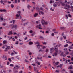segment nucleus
I'll use <instances>...</instances> for the list:
<instances>
[{
    "mask_svg": "<svg viewBox=\"0 0 73 73\" xmlns=\"http://www.w3.org/2000/svg\"><path fill=\"white\" fill-rule=\"evenodd\" d=\"M13 52H14L15 54H17V52H16L15 51L13 50Z\"/></svg>",
    "mask_w": 73,
    "mask_h": 73,
    "instance_id": "59",
    "label": "nucleus"
},
{
    "mask_svg": "<svg viewBox=\"0 0 73 73\" xmlns=\"http://www.w3.org/2000/svg\"><path fill=\"white\" fill-rule=\"evenodd\" d=\"M8 42L7 40H4L3 41V44H5L6 43H7Z\"/></svg>",
    "mask_w": 73,
    "mask_h": 73,
    "instance_id": "13",
    "label": "nucleus"
},
{
    "mask_svg": "<svg viewBox=\"0 0 73 73\" xmlns=\"http://www.w3.org/2000/svg\"><path fill=\"white\" fill-rule=\"evenodd\" d=\"M25 62H28V60H27L26 59H25Z\"/></svg>",
    "mask_w": 73,
    "mask_h": 73,
    "instance_id": "58",
    "label": "nucleus"
},
{
    "mask_svg": "<svg viewBox=\"0 0 73 73\" xmlns=\"http://www.w3.org/2000/svg\"><path fill=\"white\" fill-rule=\"evenodd\" d=\"M24 33V35H25V34H26V33H27V32H25V33Z\"/></svg>",
    "mask_w": 73,
    "mask_h": 73,
    "instance_id": "63",
    "label": "nucleus"
},
{
    "mask_svg": "<svg viewBox=\"0 0 73 73\" xmlns=\"http://www.w3.org/2000/svg\"><path fill=\"white\" fill-rule=\"evenodd\" d=\"M36 44H37V45H40V43H39V42H36Z\"/></svg>",
    "mask_w": 73,
    "mask_h": 73,
    "instance_id": "34",
    "label": "nucleus"
},
{
    "mask_svg": "<svg viewBox=\"0 0 73 73\" xmlns=\"http://www.w3.org/2000/svg\"><path fill=\"white\" fill-rule=\"evenodd\" d=\"M9 49H11V47L9 46H8L4 50L5 52H6V51H8L7 50H9Z\"/></svg>",
    "mask_w": 73,
    "mask_h": 73,
    "instance_id": "4",
    "label": "nucleus"
},
{
    "mask_svg": "<svg viewBox=\"0 0 73 73\" xmlns=\"http://www.w3.org/2000/svg\"><path fill=\"white\" fill-rule=\"evenodd\" d=\"M13 25L12 27V29H13V28H14L15 29H17V28H18V25H13V24H11V25Z\"/></svg>",
    "mask_w": 73,
    "mask_h": 73,
    "instance_id": "2",
    "label": "nucleus"
},
{
    "mask_svg": "<svg viewBox=\"0 0 73 73\" xmlns=\"http://www.w3.org/2000/svg\"><path fill=\"white\" fill-rule=\"evenodd\" d=\"M38 49H39L40 48V46H41V47H42V45H40V44H39V45H36Z\"/></svg>",
    "mask_w": 73,
    "mask_h": 73,
    "instance_id": "8",
    "label": "nucleus"
},
{
    "mask_svg": "<svg viewBox=\"0 0 73 73\" xmlns=\"http://www.w3.org/2000/svg\"><path fill=\"white\" fill-rule=\"evenodd\" d=\"M60 28L61 29H64L65 28V27H60Z\"/></svg>",
    "mask_w": 73,
    "mask_h": 73,
    "instance_id": "23",
    "label": "nucleus"
},
{
    "mask_svg": "<svg viewBox=\"0 0 73 73\" xmlns=\"http://www.w3.org/2000/svg\"><path fill=\"white\" fill-rule=\"evenodd\" d=\"M43 44H44V45H46V42H43Z\"/></svg>",
    "mask_w": 73,
    "mask_h": 73,
    "instance_id": "47",
    "label": "nucleus"
},
{
    "mask_svg": "<svg viewBox=\"0 0 73 73\" xmlns=\"http://www.w3.org/2000/svg\"><path fill=\"white\" fill-rule=\"evenodd\" d=\"M15 3H16L17 2V0H15Z\"/></svg>",
    "mask_w": 73,
    "mask_h": 73,
    "instance_id": "55",
    "label": "nucleus"
},
{
    "mask_svg": "<svg viewBox=\"0 0 73 73\" xmlns=\"http://www.w3.org/2000/svg\"><path fill=\"white\" fill-rule=\"evenodd\" d=\"M6 24L5 23H4L2 24L4 26H5V25Z\"/></svg>",
    "mask_w": 73,
    "mask_h": 73,
    "instance_id": "51",
    "label": "nucleus"
},
{
    "mask_svg": "<svg viewBox=\"0 0 73 73\" xmlns=\"http://www.w3.org/2000/svg\"><path fill=\"white\" fill-rule=\"evenodd\" d=\"M58 52H55L52 55V56H53V57H54L55 56H57V54H58Z\"/></svg>",
    "mask_w": 73,
    "mask_h": 73,
    "instance_id": "10",
    "label": "nucleus"
},
{
    "mask_svg": "<svg viewBox=\"0 0 73 73\" xmlns=\"http://www.w3.org/2000/svg\"><path fill=\"white\" fill-rule=\"evenodd\" d=\"M29 32L30 33H32V32H33V31L32 30H31Z\"/></svg>",
    "mask_w": 73,
    "mask_h": 73,
    "instance_id": "42",
    "label": "nucleus"
},
{
    "mask_svg": "<svg viewBox=\"0 0 73 73\" xmlns=\"http://www.w3.org/2000/svg\"><path fill=\"white\" fill-rule=\"evenodd\" d=\"M11 8H14V5H13V4H11Z\"/></svg>",
    "mask_w": 73,
    "mask_h": 73,
    "instance_id": "22",
    "label": "nucleus"
},
{
    "mask_svg": "<svg viewBox=\"0 0 73 73\" xmlns=\"http://www.w3.org/2000/svg\"><path fill=\"white\" fill-rule=\"evenodd\" d=\"M50 4H52V3H53V1L52 0H51L50 1Z\"/></svg>",
    "mask_w": 73,
    "mask_h": 73,
    "instance_id": "43",
    "label": "nucleus"
},
{
    "mask_svg": "<svg viewBox=\"0 0 73 73\" xmlns=\"http://www.w3.org/2000/svg\"><path fill=\"white\" fill-rule=\"evenodd\" d=\"M60 3H61V4L62 6H65V3H64L62 2H61Z\"/></svg>",
    "mask_w": 73,
    "mask_h": 73,
    "instance_id": "18",
    "label": "nucleus"
},
{
    "mask_svg": "<svg viewBox=\"0 0 73 73\" xmlns=\"http://www.w3.org/2000/svg\"><path fill=\"white\" fill-rule=\"evenodd\" d=\"M12 22L13 24H14L15 23V20H12Z\"/></svg>",
    "mask_w": 73,
    "mask_h": 73,
    "instance_id": "33",
    "label": "nucleus"
},
{
    "mask_svg": "<svg viewBox=\"0 0 73 73\" xmlns=\"http://www.w3.org/2000/svg\"><path fill=\"white\" fill-rule=\"evenodd\" d=\"M68 48H69V49H73V47H72V46H69Z\"/></svg>",
    "mask_w": 73,
    "mask_h": 73,
    "instance_id": "19",
    "label": "nucleus"
},
{
    "mask_svg": "<svg viewBox=\"0 0 73 73\" xmlns=\"http://www.w3.org/2000/svg\"><path fill=\"white\" fill-rule=\"evenodd\" d=\"M63 37L64 38V39L65 40V39H66V36H63Z\"/></svg>",
    "mask_w": 73,
    "mask_h": 73,
    "instance_id": "40",
    "label": "nucleus"
},
{
    "mask_svg": "<svg viewBox=\"0 0 73 73\" xmlns=\"http://www.w3.org/2000/svg\"><path fill=\"white\" fill-rule=\"evenodd\" d=\"M43 7L44 8H45V7H46V5H42Z\"/></svg>",
    "mask_w": 73,
    "mask_h": 73,
    "instance_id": "44",
    "label": "nucleus"
},
{
    "mask_svg": "<svg viewBox=\"0 0 73 73\" xmlns=\"http://www.w3.org/2000/svg\"><path fill=\"white\" fill-rule=\"evenodd\" d=\"M54 49V48H52L51 49H50V51L51 52V51L52 50H53Z\"/></svg>",
    "mask_w": 73,
    "mask_h": 73,
    "instance_id": "54",
    "label": "nucleus"
},
{
    "mask_svg": "<svg viewBox=\"0 0 73 73\" xmlns=\"http://www.w3.org/2000/svg\"><path fill=\"white\" fill-rule=\"evenodd\" d=\"M3 2H4V1H3L2 0H1L0 1V3H1L2 4L3 3Z\"/></svg>",
    "mask_w": 73,
    "mask_h": 73,
    "instance_id": "28",
    "label": "nucleus"
},
{
    "mask_svg": "<svg viewBox=\"0 0 73 73\" xmlns=\"http://www.w3.org/2000/svg\"><path fill=\"white\" fill-rule=\"evenodd\" d=\"M70 8V6H69V5H68V6H65L64 7V9H69Z\"/></svg>",
    "mask_w": 73,
    "mask_h": 73,
    "instance_id": "6",
    "label": "nucleus"
},
{
    "mask_svg": "<svg viewBox=\"0 0 73 73\" xmlns=\"http://www.w3.org/2000/svg\"><path fill=\"white\" fill-rule=\"evenodd\" d=\"M65 17H66L67 19H68V15L66 14Z\"/></svg>",
    "mask_w": 73,
    "mask_h": 73,
    "instance_id": "31",
    "label": "nucleus"
},
{
    "mask_svg": "<svg viewBox=\"0 0 73 73\" xmlns=\"http://www.w3.org/2000/svg\"><path fill=\"white\" fill-rule=\"evenodd\" d=\"M8 60L9 61H10V62H11V61H12V60H11V58H9Z\"/></svg>",
    "mask_w": 73,
    "mask_h": 73,
    "instance_id": "39",
    "label": "nucleus"
},
{
    "mask_svg": "<svg viewBox=\"0 0 73 73\" xmlns=\"http://www.w3.org/2000/svg\"><path fill=\"white\" fill-rule=\"evenodd\" d=\"M50 10H51V11H54V9H52V8H51L50 9Z\"/></svg>",
    "mask_w": 73,
    "mask_h": 73,
    "instance_id": "38",
    "label": "nucleus"
},
{
    "mask_svg": "<svg viewBox=\"0 0 73 73\" xmlns=\"http://www.w3.org/2000/svg\"><path fill=\"white\" fill-rule=\"evenodd\" d=\"M19 44V41H16L15 42V44L16 45H18Z\"/></svg>",
    "mask_w": 73,
    "mask_h": 73,
    "instance_id": "24",
    "label": "nucleus"
},
{
    "mask_svg": "<svg viewBox=\"0 0 73 73\" xmlns=\"http://www.w3.org/2000/svg\"><path fill=\"white\" fill-rule=\"evenodd\" d=\"M71 9H73V6H71L70 7Z\"/></svg>",
    "mask_w": 73,
    "mask_h": 73,
    "instance_id": "57",
    "label": "nucleus"
},
{
    "mask_svg": "<svg viewBox=\"0 0 73 73\" xmlns=\"http://www.w3.org/2000/svg\"><path fill=\"white\" fill-rule=\"evenodd\" d=\"M62 65H63V64H60V65H59V68H62Z\"/></svg>",
    "mask_w": 73,
    "mask_h": 73,
    "instance_id": "27",
    "label": "nucleus"
},
{
    "mask_svg": "<svg viewBox=\"0 0 73 73\" xmlns=\"http://www.w3.org/2000/svg\"><path fill=\"white\" fill-rule=\"evenodd\" d=\"M51 35L52 36H54V33H52V34Z\"/></svg>",
    "mask_w": 73,
    "mask_h": 73,
    "instance_id": "49",
    "label": "nucleus"
},
{
    "mask_svg": "<svg viewBox=\"0 0 73 73\" xmlns=\"http://www.w3.org/2000/svg\"><path fill=\"white\" fill-rule=\"evenodd\" d=\"M46 33H49V31H46Z\"/></svg>",
    "mask_w": 73,
    "mask_h": 73,
    "instance_id": "62",
    "label": "nucleus"
},
{
    "mask_svg": "<svg viewBox=\"0 0 73 73\" xmlns=\"http://www.w3.org/2000/svg\"><path fill=\"white\" fill-rule=\"evenodd\" d=\"M41 14H42V15H44V13L43 12L41 11L39 12V14L40 15Z\"/></svg>",
    "mask_w": 73,
    "mask_h": 73,
    "instance_id": "14",
    "label": "nucleus"
},
{
    "mask_svg": "<svg viewBox=\"0 0 73 73\" xmlns=\"http://www.w3.org/2000/svg\"><path fill=\"white\" fill-rule=\"evenodd\" d=\"M53 7H57V5L56 4H53Z\"/></svg>",
    "mask_w": 73,
    "mask_h": 73,
    "instance_id": "32",
    "label": "nucleus"
},
{
    "mask_svg": "<svg viewBox=\"0 0 73 73\" xmlns=\"http://www.w3.org/2000/svg\"><path fill=\"white\" fill-rule=\"evenodd\" d=\"M14 53L13 52H12L11 54V56H13V54H14Z\"/></svg>",
    "mask_w": 73,
    "mask_h": 73,
    "instance_id": "45",
    "label": "nucleus"
},
{
    "mask_svg": "<svg viewBox=\"0 0 73 73\" xmlns=\"http://www.w3.org/2000/svg\"><path fill=\"white\" fill-rule=\"evenodd\" d=\"M41 27V24H39L38 25H37L36 26V28H38L39 29H42V28L41 27Z\"/></svg>",
    "mask_w": 73,
    "mask_h": 73,
    "instance_id": "5",
    "label": "nucleus"
},
{
    "mask_svg": "<svg viewBox=\"0 0 73 73\" xmlns=\"http://www.w3.org/2000/svg\"><path fill=\"white\" fill-rule=\"evenodd\" d=\"M40 10H41L42 11H44V9H43L42 7H41Z\"/></svg>",
    "mask_w": 73,
    "mask_h": 73,
    "instance_id": "46",
    "label": "nucleus"
},
{
    "mask_svg": "<svg viewBox=\"0 0 73 73\" xmlns=\"http://www.w3.org/2000/svg\"><path fill=\"white\" fill-rule=\"evenodd\" d=\"M65 54L66 55L67 54H69V53L68 52V51H67L66 52H65Z\"/></svg>",
    "mask_w": 73,
    "mask_h": 73,
    "instance_id": "29",
    "label": "nucleus"
},
{
    "mask_svg": "<svg viewBox=\"0 0 73 73\" xmlns=\"http://www.w3.org/2000/svg\"><path fill=\"white\" fill-rule=\"evenodd\" d=\"M3 59H5V60H7V56H5V57L3 56Z\"/></svg>",
    "mask_w": 73,
    "mask_h": 73,
    "instance_id": "16",
    "label": "nucleus"
},
{
    "mask_svg": "<svg viewBox=\"0 0 73 73\" xmlns=\"http://www.w3.org/2000/svg\"><path fill=\"white\" fill-rule=\"evenodd\" d=\"M29 69H31V66H29Z\"/></svg>",
    "mask_w": 73,
    "mask_h": 73,
    "instance_id": "60",
    "label": "nucleus"
},
{
    "mask_svg": "<svg viewBox=\"0 0 73 73\" xmlns=\"http://www.w3.org/2000/svg\"><path fill=\"white\" fill-rule=\"evenodd\" d=\"M3 19V17H0V20H1V21L3 22V19Z\"/></svg>",
    "mask_w": 73,
    "mask_h": 73,
    "instance_id": "17",
    "label": "nucleus"
},
{
    "mask_svg": "<svg viewBox=\"0 0 73 73\" xmlns=\"http://www.w3.org/2000/svg\"><path fill=\"white\" fill-rule=\"evenodd\" d=\"M17 13L19 14V15L17 14L16 15V16L17 17H20V13H21V12L20 11H19L17 12Z\"/></svg>",
    "mask_w": 73,
    "mask_h": 73,
    "instance_id": "3",
    "label": "nucleus"
},
{
    "mask_svg": "<svg viewBox=\"0 0 73 73\" xmlns=\"http://www.w3.org/2000/svg\"><path fill=\"white\" fill-rule=\"evenodd\" d=\"M12 34H13L12 31H10L9 32V33L8 34V35L10 36V35H12Z\"/></svg>",
    "mask_w": 73,
    "mask_h": 73,
    "instance_id": "9",
    "label": "nucleus"
},
{
    "mask_svg": "<svg viewBox=\"0 0 73 73\" xmlns=\"http://www.w3.org/2000/svg\"><path fill=\"white\" fill-rule=\"evenodd\" d=\"M72 66H71L70 67H68V69H72Z\"/></svg>",
    "mask_w": 73,
    "mask_h": 73,
    "instance_id": "21",
    "label": "nucleus"
},
{
    "mask_svg": "<svg viewBox=\"0 0 73 73\" xmlns=\"http://www.w3.org/2000/svg\"><path fill=\"white\" fill-rule=\"evenodd\" d=\"M44 17L42 18V20H41V23L42 25H47L48 24V22H45V20L44 19Z\"/></svg>",
    "mask_w": 73,
    "mask_h": 73,
    "instance_id": "1",
    "label": "nucleus"
},
{
    "mask_svg": "<svg viewBox=\"0 0 73 73\" xmlns=\"http://www.w3.org/2000/svg\"><path fill=\"white\" fill-rule=\"evenodd\" d=\"M58 64H59V62H57L55 63V64L56 65H58Z\"/></svg>",
    "mask_w": 73,
    "mask_h": 73,
    "instance_id": "26",
    "label": "nucleus"
},
{
    "mask_svg": "<svg viewBox=\"0 0 73 73\" xmlns=\"http://www.w3.org/2000/svg\"><path fill=\"white\" fill-rule=\"evenodd\" d=\"M40 38L41 39H44V38H43L42 36H40Z\"/></svg>",
    "mask_w": 73,
    "mask_h": 73,
    "instance_id": "48",
    "label": "nucleus"
},
{
    "mask_svg": "<svg viewBox=\"0 0 73 73\" xmlns=\"http://www.w3.org/2000/svg\"><path fill=\"white\" fill-rule=\"evenodd\" d=\"M7 10L5 9H0V12H6Z\"/></svg>",
    "mask_w": 73,
    "mask_h": 73,
    "instance_id": "12",
    "label": "nucleus"
},
{
    "mask_svg": "<svg viewBox=\"0 0 73 73\" xmlns=\"http://www.w3.org/2000/svg\"><path fill=\"white\" fill-rule=\"evenodd\" d=\"M68 16L69 17H72V15L70 14H69Z\"/></svg>",
    "mask_w": 73,
    "mask_h": 73,
    "instance_id": "37",
    "label": "nucleus"
},
{
    "mask_svg": "<svg viewBox=\"0 0 73 73\" xmlns=\"http://www.w3.org/2000/svg\"><path fill=\"white\" fill-rule=\"evenodd\" d=\"M36 9H37V10H40V9H39V8L38 7H36Z\"/></svg>",
    "mask_w": 73,
    "mask_h": 73,
    "instance_id": "52",
    "label": "nucleus"
},
{
    "mask_svg": "<svg viewBox=\"0 0 73 73\" xmlns=\"http://www.w3.org/2000/svg\"><path fill=\"white\" fill-rule=\"evenodd\" d=\"M63 54H64V52H63L62 53H61L60 54L61 56H63Z\"/></svg>",
    "mask_w": 73,
    "mask_h": 73,
    "instance_id": "41",
    "label": "nucleus"
},
{
    "mask_svg": "<svg viewBox=\"0 0 73 73\" xmlns=\"http://www.w3.org/2000/svg\"><path fill=\"white\" fill-rule=\"evenodd\" d=\"M36 63H37V64H38V65H41V64L40 63L38 62H36Z\"/></svg>",
    "mask_w": 73,
    "mask_h": 73,
    "instance_id": "36",
    "label": "nucleus"
},
{
    "mask_svg": "<svg viewBox=\"0 0 73 73\" xmlns=\"http://www.w3.org/2000/svg\"><path fill=\"white\" fill-rule=\"evenodd\" d=\"M29 45H32V44H33V42H30L29 43Z\"/></svg>",
    "mask_w": 73,
    "mask_h": 73,
    "instance_id": "20",
    "label": "nucleus"
},
{
    "mask_svg": "<svg viewBox=\"0 0 73 73\" xmlns=\"http://www.w3.org/2000/svg\"><path fill=\"white\" fill-rule=\"evenodd\" d=\"M61 41H62V37H60V38Z\"/></svg>",
    "mask_w": 73,
    "mask_h": 73,
    "instance_id": "56",
    "label": "nucleus"
},
{
    "mask_svg": "<svg viewBox=\"0 0 73 73\" xmlns=\"http://www.w3.org/2000/svg\"><path fill=\"white\" fill-rule=\"evenodd\" d=\"M54 49L56 52L58 53V48H55Z\"/></svg>",
    "mask_w": 73,
    "mask_h": 73,
    "instance_id": "11",
    "label": "nucleus"
},
{
    "mask_svg": "<svg viewBox=\"0 0 73 73\" xmlns=\"http://www.w3.org/2000/svg\"><path fill=\"white\" fill-rule=\"evenodd\" d=\"M20 68V66L17 65H15V66L14 67V68L15 69H17L18 68Z\"/></svg>",
    "mask_w": 73,
    "mask_h": 73,
    "instance_id": "7",
    "label": "nucleus"
},
{
    "mask_svg": "<svg viewBox=\"0 0 73 73\" xmlns=\"http://www.w3.org/2000/svg\"><path fill=\"white\" fill-rule=\"evenodd\" d=\"M31 6H30V5H28L27 7L28 9H30V8H31Z\"/></svg>",
    "mask_w": 73,
    "mask_h": 73,
    "instance_id": "25",
    "label": "nucleus"
},
{
    "mask_svg": "<svg viewBox=\"0 0 73 73\" xmlns=\"http://www.w3.org/2000/svg\"><path fill=\"white\" fill-rule=\"evenodd\" d=\"M27 37H26L25 38H24V39L25 40H27L28 39L27 38Z\"/></svg>",
    "mask_w": 73,
    "mask_h": 73,
    "instance_id": "61",
    "label": "nucleus"
},
{
    "mask_svg": "<svg viewBox=\"0 0 73 73\" xmlns=\"http://www.w3.org/2000/svg\"><path fill=\"white\" fill-rule=\"evenodd\" d=\"M10 66H12V67H13L14 66V65L12 64H11L10 65Z\"/></svg>",
    "mask_w": 73,
    "mask_h": 73,
    "instance_id": "30",
    "label": "nucleus"
},
{
    "mask_svg": "<svg viewBox=\"0 0 73 73\" xmlns=\"http://www.w3.org/2000/svg\"><path fill=\"white\" fill-rule=\"evenodd\" d=\"M37 16H38V13H35V14L34 15V16L35 17H36Z\"/></svg>",
    "mask_w": 73,
    "mask_h": 73,
    "instance_id": "15",
    "label": "nucleus"
},
{
    "mask_svg": "<svg viewBox=\"0 0 73 73\" xmlns=\"http://www.w3.org/2000/svg\"><path fill=\"white\" fill-rule=\"evenodd\" d=\"M68 46V44H67L64 45V47H67Z\"/></svg>",
    "mask_w": 73,
    "mask_h": 73,
    "instance_id": "35",
    "label": "nucleus"
},
{
    "mask_svg": "<svg viewBox=\"0 0 73 73\" xmlns=\"http://www.w3.org/2000/svg\"><path fill=\"white\" fill-rule=\"evenodd\" d=\"M67 49H67V48H64V50H65V51H67Z\"/></svg>",
    "mask_w": 73,
    "mask_h": 73,
    "instance_id": "50",
    "label": "nucleus"
},
{
    "mask_svg": "<svg viewBox=\"0 0 73 73\" xmlns=\"http://www.w3.org/2000/svg\"><path fill=\"white\" fill-rule=\"evenodd\" d=\"M71 61H73V57H72L71 58Z\"/></svg>",
    "mask_w": 73,
    "mask_h": 73,
    "instance_id": "64",
    "label": "nucleus"
},
{
    "mask_svg": "<svg viewBox=\"0 0 73 73\" xmlns=\"http://www.w3.org/2000/svg\"><path fill=\"white\" fill-rule=\"evenodd\" d=\"M46 48V47L45 46H44L43 47L42 49H45V48Z\"/></svg>",
    "mask_w": 73,
    "mask_h": 73,
    "instance_id": "53",
    "label": "nucleus"
}]
</instances>
